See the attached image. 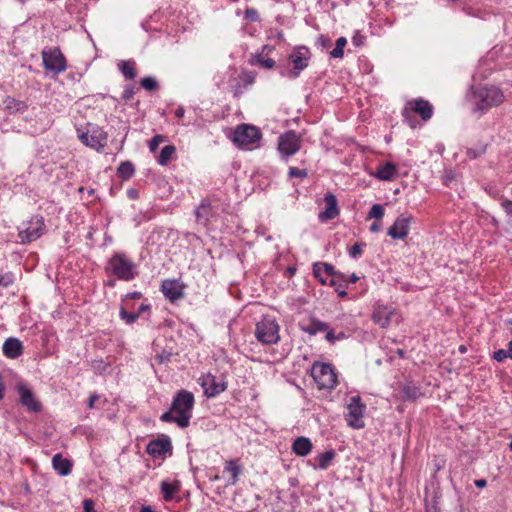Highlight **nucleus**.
<instances>
[{
  "label": "nucleus",
  "instance_id": "16",
  "mask_svg": "<svg viewBox=\"0 0 512 512\" xmlns=\"http://www.w3.org/2000/svg\"><path fill=\"white\" fill-rule=\"evenodd\" d=\"M184 285L178 280H165L162 282V293L174 302L183 297Z\"/></svg>",
  "mask_w": 512,
  "mask_h": 512
},
{
  "label": "nucleus",
  "instance_id": "52",
  "mask_svg": "<svg viewBox=\"0 0 512 512\" xmlns=\"http://www.w3.org/2000/svg\"><path fill=\"white\" fill-rule=\"evenodd\" d=\"M475 485L478 488H484L487 485V481L485 479H477L475 480Z\"/></svg>",
  "mask_w": 512,
  "mask_h": 512
},
{
  "label": "nucleus",
  "instance_id": "18",
  "mask_svg": "<svg viewBox=\"0 0 512 512\" xmlns=\"http://www.w3.org/2000/svg\"><path fill=\"white\" fill-rule=\"evenodd\" d=\"M313 272H314L315 277H321V273H325V275H327L328 277L331 278L329 281V284L331 286L336 285V281L334 280V277H339L343 280L346 279L344 274L336 272L334 267L328 263H322V262L315 263L313 265Z\"/></svg>",
  "mask_w": 512,
  "mask_h": 512
},
{
  "label": "nucleus",
  "instance_id": "30",
  "mask_svg": "<svg viewBox=\"0 0 512 512\" xmlns=\"http://www.w3.org/2000/svg\"><path fill=\"white\" fill-rule=\"evenodd\" d=\"M5 108L10 113H23L27 109V105L25 102L14 99L12 97H7L4 101Z\"/></svg>",
  "mask_w": 512,
  "mask_h": 512
},
{
  "label": "nucleus",
  "instance_id": "40",
  "mask_svg": "<svg viewBox=\"0 0 512 512\" xmlns=\"http://www.w3.org/2000/svg\"><path fill=\"white\" fill-rule=\"evenodd\" d=\"M141 85L147 90H153L157 87V81L154 78L146 77L141 80Z\"/></svg>",
  "mask_w": 512,
  "mask_h": 512
},
{
  "label": "nucleus",
  "instance_id": "32",
  "mask_svg": "<svg viewBox=\"0 0 512 512\" xmlns=\"http://www.w3.org/2000/svg\"><path fill=\"white\" fill-rule=\"evenodd\" d=\"M335 457V452L334 450H328L320 455H318L317 457V461H318V468L319 469H327L328 466L330 465L331 461L334 459Z\"/></svg>",
  "mask_w": 512,
  "mask_h": 512
},
{
  "label": "nucleus",
  "instance_id": "12",
  "mask_svg": "<svg viewBox=\"0 0 512 512\" xmlns=\"http://www.w3.org/2000/svg\"><path fill=\"white\" fill-rule=\"evenodd\" d=\"M199 384L204 390V394L207 397H215L224 390H226V383L222 380L217 379L214 375L207 374L202 375L199 380Z\"/></svg>",
  "mask_w": 512,
  "mask_h": 512
},
{
  "label": "nucleus",
  "instance_id": "58",
  "mask_svg": "<svg viewBox=\"0 0 512 512\" xmlns=\"http://www.w3.org/2000/svg\"><path fill=\"white\" fill-rule=\"evenodd\" d=\"M9 282L8 280H5L4 277H1L0 278V285H3V286H8L9 285Z\"/></svg>",
  "mask_w": 512,
  "mask_h": 512
},
{
  "label": "nucleus",
  "instance_id": "17",
  "mask_svg": "<svg viewBox=\"0 0 512 512\" xmlns=\"http://www.w3.org/2000/svg\"><path fill=\"white\" fill-rule=\"evenodd\" d=\"M18 393L20 395V402L28 410L37 412L40 410V403L35 399L32 391L25 385H18Z\"/></svg>",
  "mask_w": 512,
  "mask_h": 512
},
{
  "label": "nucleus",
  "instance_id": "37",
  "mask_svg": "<svg viewBox=\"0 0 512 512\" xmlns=\"http://www.w3.org/2000/svg\"><path fill=\"white\" fill-rule=\"evenodd\" d=\"M176 148L173 145H167L162 148V165H164L175 153Z\"/></svg>",
  "mask_w": 512,
  "mask_h": 512
},
{
  "label": "nucleus",
  "instance_id": "36",
  "mask_svg": "<svg viewBox=\"0 0 512 512\" xmlns=\"http://www.w3.org/2000/svg\"><path fill=\"white\" fill-rule=\"evenodd\" d=\"M384 216V209L380 204H374L368 214V219L376 218L381 219Z\"/></svg>",
  "mask_w": 512,
  "mask_h": 512
},
{
  "label": "nucleus",
  "instance_id": "11",
  "mask_svg": "<svg viewBox=\"0 0 512 512\" xmlns=\"http://www.w3.org/2000/svg\"><path fill=\"white\" fill-rule=\"evenodd\" d=\"M411 112L419 114L423 121H427L433 115V106L427 100L422 98L414 99L407 102V105L403 110V116L406 119H409Z\"/></svg>",
  "mask_w": 512,
  "mask_h": 512
},
{
  "label": "nucleus",
  "instance_id": "35",
  "mask_svg": "<svg viewBox=\"0 0 512 512\" xmlns=\"http://www.w3.org/2000/svg\"><path fill=\"white\" fill-rule=\"evenodd\" d=\"M147 452L154 457L160 456V438H157L148 444Z\"/></svg>",
  "mask_w": 512,
  "mask_h": 512
},
{
  "label": "nucleus",
  "instance_id": "3",
  "mask_svg": "<svg viewBox=\"0 0 512 512\" xmlns=\"http://www.w3.org/2000/svg\"><path fill=\"white\" fill-rule=\"evenodd\" d=\"M106 271L123 281H130L137 274L135 263L121 253H116L109 259Z\"/></svg>",
  "mask_w": 512,
  "mask_h": 512
},
{
  "label": "nucleus",
  "instance_id": "39",
  "mask_svg": "<svg viewBox=\"0 0 512 512\" xmlns=\"http://www.w3.org/2000/svg\"><path fill=\"white\" fill-rule=\"evenodd\" d=\"M120 316L128 324L133 323L138 318V314H136V313H128L124 308H121Z\"/></svg>",
  "mask_w": 512,
  "mask_h": 512
},
{
  "label": "nucleus",
  "instance_id": "9",
  "mask_svg": "<svg viewBox=\"0 0 512 512\" xmlns=\"http://www.w3.org/2000/svg\"><path fill=\"white\" fill-rule=\"evenodd\" d=\"M365 411V405L361 403L359 396H353L350 398V402L347 405L346 421L350 427L359 429L364 427L363 414Z\"/></svg>",
  "mask_w": 512,
  "mask_h": 512
},
{
  "label": "nucleus",
  "instance_id": "55",
  "mask_svg": "<svg viewBox=\"0 0 512 512\" xmlns=\"http://www.w3.org/2000/svg\"><path fill=\"white\" fill-rule=\"evenodd\" d=\"M127 297H130L131 299H139L141 297L140 292H133L131 294H128Z\"/></svg>",
  "mask_w": 512,
  "mask_h": 512
},
{
  "label": "nucleus",
  "instance_id": "22",
  "mask_svg": "<svg viewBox=\"0 0 512 512\" xmlns=\"http://www.w3.org/2000/svg\"><path fill=\"white\" fill-rule=\"evenodd\" d=\"M224 473H228L230 475L227 484L235 485L239 476L242 473V465L239 459L229 460L225 462Z\"/></svg>",
  "mask_w": 512,
  "mask_h": 512
},
{
  "label": "nucleus",
  "instance_id": "49",
  "mask_svg": "<svg viewBox=\"0 0 512 512\" xmlns=\"http://www.w3.org/2000/svg\"><path fill=\"white\" fill-rule=\"evenodd\" d=\"M364 37L360 34H355L352 38V42L355 46H360L363 44Z\"/></svg>",
  "mask_w": 512,
  "mask_h": 512
},
{
  "label": "nucleus",
  "instance_id": "19",
  "mask_svg": "<svg viewBox=\"0 0 512 512\" xmlns=\"http://www.w3.org/2000/svg\"><path fill=\"white\" fill-rule=\"evenodd\" d=\"M394 310L387 306H377L372 314V319L380 327L386 328L391 322Z\"/></svg>",
  "mask_w": 512,
  "mask_h": 512
},
{
  "label": "nucleus",
  "instance_id": "31",
  "mask_svg": "<svg viewBox=\"0 0 512 512\" xmlns=\"http://www.w3.org/2000/svg\"><path fill=\"white\" fill-rule=\"evenodd\" d=\"M135 173V167L132 162L130 161H124L122 162L118 169H117V175L122 180H128L130 179Z\"/></svg>",
  "mask_w": 512,
  "mask_h": 512
},
{
  "label": "nucleus",
  "instance_id": "4",
  "mask_svg": "<svg viewBox=\"0 0 512 512\" xmlns=\"http://www.w3.org/2000/svg\"><path fill=\"white\" fill-rule=\"evenodd\" d=\"M45 222L42 216H34L27 223L23 224V228L19 230L18 237L20 243H30L40 238L45 231Z\"/></svg>",
  "mask_w": 512,
  "mask_h": 512
},
{
  "label": "nucleus",
  "instance_id": "43",
  "mask_svg": "<svg viewBox=\"0 0 512 512\" xmlns=\"http://www.w3.org/2000/svg\"><path fill=\"white\" fill-rule=\"evenodd\" d=\"M362 247H363L362 243L354 244L350 248V251H349L350 256L353 257V258H356V257L360 256L362 254Z\"/></svg>",
  "mask_w": 512,
  "mask_h": 512
},
{
  "label": "nucleus",
  "instance_id": "14",
  "mask_svg": "<svg viewBox=\"0 0 512 512\" xmlns=\"http://www.w3.org/2000/svg\"><path fill=\"white\" fill-rule=\"evenodd\" d=\"M278 149L286 156L295 154L300 149V137L294 131L286 132L279 138Z\"/></svg>",
  "mask_w": 512,
  "mask_h": 512
},
{
  "label": "nucleus",
  "instance_id": "61",
  "mask_svg": "<svg viewBox=\"0 0 512 512\" xmlns=\"http://www.w3.org/2000/svg\"><path fill=\"white\" fill-rule=\"evenodd\" d=\"M396 352L400 357H403L404 351L402 349H398Z\"/></svg>",
  "mask_w": 512,
  "mask_h": 512
},
{
  "label": "nucleus",
  "instance_id": "15",
  "mask_svg": "<svg viewBox=\"0 0 512 512\" xmlns=\"http://www.w3.org/2000/svg\"><path fill=\"white\" fill-rule=\"evenodd\" d=\"M412 217L410 216H399L394 224L388 229V235L393 239H404L409 233V224Z\"/></svg>",
  "mask_w": 512,
  "mask_h": 512
},
{
  "label": "nucleus",
  "instance_id": "33",
  "mask_svg": "<svg viewBox=\"0 0 512 512\" xmlns=\"http://www.w3.org/2000/svg\"><path fill=\"white\" fill-rule=\"evenodd\" d=\"M493 358L498 361L502 362L506 358L512 359V340L508 343L507 349H499L493 353Z\"/></svg>",
  "mask_w": 512,
  "mask_h": 512
},
{
  "label": "nucleus",
  "instance_id": "23",
  "mask_svg": "<svg viewBox=\"0 0 512 512\" xmlns=\"http://www.w3.org/2000/svg\"><path fill=\"white\" fill-rule=\"evenodd\" d=\"M373 175L380 180L391 181L398 175L397 167L391 162H386L380 165Z\"/></svg>",
  "mask_w": 512,
  "mask_h": 512
},
{
  "label": "nucleus",
  "instance_id": "1",
  "mask_svg": "<svg viewBox=\"0 0 512 512\" xmlns=\"http://www.w3.org/2000/svg\"><path fill=\"white\" fill-rule=\"evenodd\" d=\"M194 406V395L187 390H180L174 397L169 411L162 414V421L174 422L181 428L189 426Z\"/></svg>",
  "mask_w": 512,
  "mask_h": 512
},
{
  "label": "nucleus",
  "instance_id": "57",
  "mask_svg": "<svg viewBox=\"0 0 512 512\" xmlns=\"http://www.w3.org/2000/svg\"><path fill=\"white\" fill-rule=\"evenodd\" d=\"M184 114V110L182 108H178L175 112L176 117L181 118Z\"/></svg>",
  "mask_w": 512,
  "mask_h": 512
},
{
  "label": "nucleus",
  "instance_id": "29",
  "mask_svg": "<svg viewBox=\"0 0 512 512\" xmlns=\"http://www.w3.org/2000/svg\"><path fill=\"white\" fill-rule=\"evenodd\" d=\"M329 328L328 324L322 322L317 319H311L307 326H303L302 330L309 333L310 335H315L318 332H325Z\"/></svg>",
  "mask_w": 512,
  "mask_h": 512
},
{
  "label": "nucleus",
  "instance_id": "42",
  "mask_svg": "<svg viewBox=\"0 0 512 512\" xmlns=\"http://www.w3.org/2000/svg\"><path fill=\"white\" fill-rule=\"evenodd\" d=\"M256 62L266 69H272L275 66V61L271 58L263 59L257 57Z\"/></svg>",
  "mask_w": 512,
  "mask_h": 512
},
{
  "label": "nucleus",
  "instance_id": "10",
  "mask_svg": "<svg viewBox=\"0 0 512 512\" xmlns=\"http://www.w3.org/2000/svg\"><path fill=\"white\" fill-rule=\"evenodd\" d=\"M261 138L259 129L255 126L242 124L238 126L233 135V142L241 147H246L254 144Z\"/></svg>",
  "mask_w": 512,
  "mask_h": 512
},
{
  "label": "nucleus",
  "instance_id": "54",
  "mask_svg": "<svg viewBox=\"0 0 512 512\" xmlns=\"http://www.w3.org/2000/svg\"><path fill=\"white\" fill-rule=\"evenodd\" d=\"M322 284H326L328 282V276L325 273H321V277H316Z\"/></svg>",
  "mask_w": 512,
  "mask_h": 512
},
{
  "label": "nucleus",
  "instance_id": "5",
  "mask_svg": "<svg viewBox=\"0 0 512 512\" xmlns=\"http://www.w3.org/2000/svg\"><path fill=\"white\" fill-rule=\"evenodd\" d=\"M279 326L274 319L263 318L256 325V337L263 344H274L279 340Z\"/></svg>",
  "mask_w": 512,
  "mask_h": 512
},
{
  "label": "nucleus",
  "instance_id": "64",
  "mask_svg": "<svg viewBox=\"0 0 512 512\" xmlns=\"http://www.w3.org/2000/svg\"><path fill=\"white\" fill-rule=\"evenodd\" d=\"M509 448H510V450L512 451V441H511V442H510V444H509Z\"/></svg>",
  "mask_w": 512,
  "mask_h": 512
},
{
  "label": "nucleus",
  "instance_id": "53",
  "mask_svg": "<svg viewBox=\"0 0 512 512\" xmlns=\"http://www.w3.org/2000/svg\"><path fill=\"white\" fill-rule=\"evenodd\" d=\"M326 332H327L326 333V339L328 341H330V342H333L334 339H335L334 332L332 330H329V329Z\"/></svg>",
  "mask_w": 512,
  "mask_h": 512
},
{
  "label": "nucleus",
  "instance_id": "20",
  "mask_svg": "<svg viewBox=\"0 0 512 512\" xmlns=\"http://www.w3.org/2000/svg\"><path fill=\"white\" fill-rule=\"evenodd\" d=\"M324 200L326 203V209L319 214V219L321 221L334 219L339 214L336 197L333 194L328 193L325 195Z\"/></svg>",
  "mask_w": 512,
  "mask_h": 512
},
{
  "label": "nucleus",
  "instance_id": "13",
  "mask_svg": "<svg viewBox=\"0 0 512 512\" xmlns=\"http://www.w3.org/2000/svg\"><path fill=\"white\" fill-rule=\"evenodd\" d=\"M310 58V51L306 47H298L290 55V60L294 65V70L288 72L290 78H296L299 72L308 66V60Z\"/></svg>",
  "mask_w": 512,
  "mask_h": 512
},
{
  "label": "nucleus",
  "instance_id": "51",
  "mask_svg": "<svg viewBox=\"0 0 512 512\" xmlns=\"http://www.w3.org/2000/svg\"><path fill=\"white\" fill-rule=\"evenodd\" d=\"M380 229H381V224H380L379 222H374V223H372V224H371V226H370V230H371L372 232H375V233H376V232H379V231H380Z\"/></svg>",
  "mask_w": 512,
  "mask_h": 512
},
{
  "label": "nucleus",
  "instance_id": "25",
  "mask_svg": "<svg viewBox=\"0 0 512 512\" xmlns=\"http://www.w3.org/2000/svg\"><path fill=\"white\" fill-rule=\"evenodd\" d=\"M292 450L298 456H306L312 450V443L309 438L298 437L293 443Z\"/></svg>",
  "mask_w": 512,
  "mask_h": 512
},
{
  "label": "nucleus",
  "instance_id": "27",
  "mask_svg": "<svg viewBox=\"0 0 512 512\" xmlns=\"http://www.w3.org/2000/svg\"><path fill=\"white\" fill-rule=\"evenodd\" d=\"M402 397L407 401H415L423 394L419 387L414 384H405L401 388Z\"/></svg>",
  "mask_w": 512,
  "mask_h": 512
},
{
  "label": "nucleus",
  "instance_id": "8",
  "mask_svg": "<svg viewBox=\"0 0 512 512\" xmlns=\"http://www.w3.org/2000/svg\"><path fill=\"white\" fill-rule=\"evenodd\" d=\"M43 64L46 70L55 74L66 70V59L59 48H52L42 51Z\"/></svg>",
  "mask_w": 512,
  "mask_h": 512
},
{
  "label": "nucleus",
  "instance_id": "62",
  "mask_svg": "<svg viewBox=\"0 0 512 512\" xmlns=\"http://www.w3.org/2000/svg\"><path fill=\"white\" fill-rule=\"evenodd\" d=\"M129 195L132 197V198H135L136 197V192L134 190H130L129 191Z\"/></svg>",
  "mask_w": 512,
  "mask_h": 512
},
{
  "label": "nucleus",
  "instance_id": "46",
  "mask_svg": "<svg viewBox=\"0 0 512 512\" xmlns=\"http://www.w3.org/2000/svg\"><path fill=\"white\" fill-rule=\"evenodd\" d=\"M209 212V207L207 205L202 204L197 210L196 215L198 219H201L202 217L207 218Z\"/></svg>",
  "mask_w": 512,
  "mask_h": 512
},
{
  "label": "nucleus",
  "instance_id": "59",
  "mask_svg": "<svg viewBox=\"0 0 512 512\" xmlns=\"http://www.w3.org/2000/svg\"><path fill=\"white\" fill-rule=\"evenodd\" d=\"M336 291L338 292V295L340 297H344L347 295L346 291L345 290H340L339 288H336Z\"/></svg>",
  "mask_w": 512,
  "mask_h": 512
},
{
  "label": "nucleus",
  "instance_id": "28",
  "mask_svg": "<svg viewBox=\"0 0 512 512\" xmlns=\"http://www.w3.org/2000/svg\"><path fill=\"white\" fill-rule=\"evenodd\" d=\"M118 68L126 79L133 80L136 77L135 62L132 60H122L118 63Z\"/></svg>",
  "mask_w": 512,
  "mask_h": 512
},
{
  "label": "nucleus",
  "instance_id": "47",
  "mask_svg": "<svg viewBox=\"0 0 512 512\" xmlns=\"http://www.w3.org/2000/svg\"><path fill=\"white\" fill-rule=\"evenodd\" d=\"M95 504L91 499H85L83 501L84 512H97L94 508Z\"/></svg>",
  "mask_w": 512,
  "mask_h": 512
},
{
  "label": "nucleus",
  "instance_id": "45",
  "mask_svg": "<svg viewBox=\"0 0 512 512\" xmlns=\"http://www.w3.org/2000/svg\"><path fill=\"white\" fill-rule=\"evenodd\" d=\"M245 17L251 21L258 20V12L254 8H247L245 10Z\"/></svg>",
  "mask_w": 512,
  "mask_h": 512
},
{
  "label": "nucleus",
  "instance_id": "21",
  "mask_svg": "<svg viewBox=\"0 0 512 512\" xmlns=\"http://www.w3.org/2000/svg\"><path fill=\"white\" fill-rule=\"evenodd\" d=\"M3 353L11 359L19 357L23 353L22 342L17 338H8L3 344Z\"/></svg>",
  "mask_w": 512,
  "mask_h": 512
},
{
  "label": "nucleus",
  "instance_id": "38",
  "mask_svg": "<svg viewBox=\"0 0 512 512\" xmlns=\"http://www.w3.org/2000/svg\"><path fill=\"white\" fill-rule=\"evenodd\" d=\"M289 177L306 178L308 173L306 169H299L297 167H290L288 170Z\"/></svg>",
  "mask_w": 512,
  "mask_h": 512
},
{
  "label": "nucleus",
  "instance_id": "41",
  "mask_svg": "<svg viewBox=\"0 0 512 512\" xmlns=\"http://www.w3.org/2000/svg\"><path fill=\"white\" fill-rule=\"evenodd\" d=\"M172 445L169 436L162 434V455L171 453Z\"/></svg>",
  "mask_w": 512,
  "mask_h": 512
},
{
  "label": "nucleus",
  "instance_id": "26",
  "mask_svg": "<svg viewBox=\"0 0 512 512\" xmlns=\"http://www.w3.org/2000/svg\"><path fill=\"white\" fill-rule=\"evenodd\" d=\"M180 482L175 480L173 482H162V498L165 501H170L175 498V495L179 492Z\"/></svg>",
  "mask_w": 512,
  "mask_h": 512
},
{
  "label": "nucleus",
  "instance_id": "24",
  "mask_svg": "<svg viewBox=\"0 0 512 512\" xmlns=\"http://www.w3.org/2000/svg\"><path fill=\"white\" fill-rule=\"evenodd\" d=\"M52 466L61 476H66L71 473L72 463L70 460L63 458L61 454L53 456Z\"/></svg>",
  "mask_w": 512,
  "mask_h": 512
},
{
  "label": "nucleus",
  "instance_id": "56",
  "mask_svg": "<svg viewBox=\"0 0 512 512\" xmlns=\"http://www.w3.org/2000/svg\"><path fill=\"white\" fill-rule=\"evenodd\" d=\"M359 280V277L356 274H352L349 278V282L356 283Z\"/></svg>",
  "mask_w": 512,
  "mask_h": 512
},
{
  "label": "nucleus",
  "instance_id": "6",
  "mask_svg": "<svg viewBox=\"0 0 512 512\" xmlns=\"http://www.w3.org/2000/svg\"><path fill=\"white\" fill-rule=\"evenodd\" d=\"M312 376L320 389H332L336 386L337 375L329 364L313 365Z\"/></svg>",
  "mask_w": 512,
  "mask_h": 512
},
{
  "label": "nucleus",
  "instance_id": "34",
  "mask_svg": "<svg viewBox=\"0 0 512 512\" xmlns=\"http://www.w3.org/2000/svg\"><path fill=\"white\" fill-rule=\"evenodd\" d=\"M347 44V40L345 37H340L336 40V47L330 52L331 57L333 58H342L344 55L343 49Z\"/></svg>",
  "mask_w": 512,
  "mask_h": 512
},
{
  "label": "nucleus",
  "instance_id": "7",
  "mask_svg": "<svg viewBox=\"0 0 512 512\" xmlns=\"http://www.w3.org/2000/svg\"><path fill=\"white\" fill-rule=\"evenodd\" d=\"M78 138L85 146L100 151L106 146L108 135L102 128L94 127L87 132L78 130Z\"/></svg>",
  "mask_w": 512,
  "mask_h": 512
},
{
  "label": "nucleus",
  "instance_id": "2",
  "mask_svg": "<svg viewBox=\"0 0 512 512\" xmlns=\"http://www.w3.org/2000/svg\"><path fill=\"white\" fill-rule=\"evenodd\" d=\"M502 90L496 86H478L472 92L473 112L479 115L484 114L489 109L497 107L504 102Z\"/></svg>",
  "mask_w": 512,
  "mask_h": 512
},
{
  "label": "nucleus",
  "instance_id": "50",
  "mask_svg": "<svg viewBox=\"0 0 512 512\" xmlns=\"http://www.w3.org/2000/svg\"><path fill=\"white\" fill-rule=\"evenodd\" d=\"M99 396L97 394H92L89 399H88V408L89 409H93L94 408V403L98 400Z\"/></svg>",
  "mask_w": 512,
  "mask_h": 512
},
{
  "label": "nucleus",
  "instance_id": "63",
  "mask_svg": "<svg viewBox=\"0 0 512 512\" xmlns=\"http://www.w3.org/2000/svg\"><path fill=\"white\" fill-rule=\"evenodd\" d=\"M146 308H147V306H145V305H143V304H142V305H141V307H140V311H143V310H145Z\"/></svg>",
  "mask_w": 512,
  "mask_h": 512
},
{
  "label": "nucleus",
  "instance_id": "60",
  "mask_svg": "<svg viewBox=\"0 0 512 512\" xmlns=\"http://www.w3.org/2000/svg\"><path fill=\"white\" fill-rule=\"evenodd\" d=\"M131 93H132V92H131L130 90H128V89H127V90H125V92H124V97H125L126 99H129V98H130V96H131Z\"/></svg>",
  "mask_w": 512,
  "mask_h": 512
},
{
  "label": "nucleus",
  "instance_id": "48",
  "mask_svg": "<svg viewBox=\"0 0 512 512\" xmlns=\"http://www.w3.org/2000/svg\"><path fill=\"white\" fill-rule=\"evenodd\" d=\"M502 207L506 214L512 219V201L511 200H505L502 202Z\"/></svg>",
  "mask_w": 512,
  "mask_h": 512
},
{
  "label": "nucleus",
  "instance_id": "44",
  "mask_svg": "<svg viewBox=\"0 0 512 512\" xmlns=\"http://www.w3.org/2000/svg\"><path fill=\"white\" fill-rule=\"evenodd\" d=\"M160 143V134H156L150 141H149V149L152 153H156L157 147Z\"/></svg>",
  "mask_w": 512,
  "mask_h": 512
}]
</instances>
